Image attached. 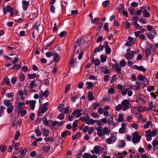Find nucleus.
Segmentation results:
<instances>
[{
	"mask_svg": "<svg viewBox=\"0 0 158 158\" xmlns=\"http://www.w3.org/2000/svg\"><path fill=\"white\" fill-rule=\"evenodd\" d=\"M95 129L97 130V134L99 137H102V136H104L106 134H109V133L108 128L106 127H104L102 130V127L101 126H99L95 128Z\"/></svg>",
	"mask_w": 158,
	"mask_h": 158,
	"instance_id": "obj_1",
	"label": "nucleus"
},
{
	"mask_svg": "<svg viewBox=\"0 0 158 158\" xmlns=\"http://www.w3.org/2000/svg\"><path fill=\"white\" fill-rule=\"evenodd\" d=\"M123 110L124 111H126L127 110L131 108V104L127 99L123 100L121 103Z\"/></svg>",
	"mask_w": 158,
	"mask_h": 158,
	"instance_id": "obj_2",
	"label": "nucleus"
},
{
	"mask_svg": "<svg viewBox=\"0 0 158 158\" xmlns=\"http://www.w3.org/2000/svg\"><path fill=\"white\" fill-rule=\"evenodd\" d=\"M138 134V131H136L133 134L132 139V141L133 143H135L140 141L141 137Z\"/></svg>",
	"mask_w": 158,
	"mask_h": 158,
	"instance_id": "obj_3",
	"label": "nucleus"
},
{
	"mask_svg": "<svg viewBox=\"0 0 158 158\" xmlns=\"http://www.w3.org/2000/svg\"><path fill=\"white\" fill-rule=\"evenodd\" d=\"M145 34L147 35V36L149 39L152 40L156 37V33L155 30H153L150 32L146 33Z\"/></svg>",
	"mask_w": 158,
	"mask_h": 158,
	"instance_id": "obj_4",
	"label": "nucleus"
},
{
	"mask_svg": "<svg viewBox=\"0 0 158 158\" xmlns=\"http://www.w3.org/2000/svg\"><path fill=\"white\" fill-rule=\"evenodd\" d=\"M112 67L113 68H115L117 74L121 73V67L118 63L113 64Z\"/></svg>",
	"mask_w": 158,
	"mask_h": 158,
	"instance_id": "obj_5",
	"label": "nucleus"
},
{
	"mask_svg": "<svg viewBox=\"0 0 158 158\" xmlns=\"http://www.w3.org/2000/svg\"><path fill=\"white\" fill-rule=\"evenodd\" d=\"M153 46L151 44H149L145 52V55L147 56H150L151 54V50Z\"/></svg>",
	"mask_w": 158,
	"mask_h": 158,
	"instance_id": "obj_6",
	"label": "nucleus"
},
{
	"mask_svg": "<svg viewBox=\"0 0 158 158\" xmlns=\"http://www.w3.org/2000/svg\"><path fill=\"white\" fill-rule=\"evenodd\" d=\"M48 103L47 102L43 104L40 107L39 110L42 111V113H44L48 110V107L47 106L48 105Z\"/></svg>",
	"mask_w": 158,
	"mask_h": 158,
	"instance_id": "obj_7",
	"label": "nucleus"
},
{
	"mask_svg": "<svg viewBox=\"0 0 158 158\" xmlns=\"http://www.w3.org/2000/svg\"><path fill=\"white\" fill-rule=\"evenodd\" d=\"M134 56V51H132L130 52L126 53L125 56L127 60H130L132 59Z\"/></svg>",
	"mask_w": 158,
	"mask_h": 158,
	"instance_id": "obj_8",
	"label": "nucleus"
},
{
	"mask_svg": "<svg viewBox=\"0 0 158 158\" xmlns=\"http://www.w3.org/2000/svg\"><path fill=\"white\" fill-rule=\"evenodd\" d=\"M82 110L81 109H77L73 111L72 113V114L73 116H75L76 115V118H77L80 117L81 114L80 113L81 111H82Z\"/></svg>",
	"mask_w": 158,
	"mask_h": 158,
	"instance_id": "obj_9",
	"label": "nucleus"
},
{
	"mask_svg": "<svg viewBox=\"0 0 158 158\" xmlns=\"http://www.w3.org/2000/svg\"><path fill=\"white\" fill-rule=\"evenodd\" d=\"M115 141V139L114 135H111L110 138H107L106 139V142L107 144H110L113 143Z\"/></svg>",
	"mask_w": 158,
	"mask_h": 158,
	"instance_id": "obj_10",
	"label": "nucleus"
},
{
	"mask_svg": "<svg viewBox=\"0 0 158 158\" xmlns=\"http://www.w3.org/2000/svg\"><path fill=\"white\" fill-rule=\"evenodd\" d=\"M153 150V151L156 150L158 147V138H156L152 142Z\"/></svg>",
	"mask_w": 158,
	"mask_h": 158,
	"instance_id": "obj_11",
	"label": "nucleus"
},
{
	"mask_svg": "<svg viewBox=\"0 0 158 158\" xmlns=\"http://www.w3.org/2000/svg\"><path fill=\"white\" fill-rule=\"evenodd\" d=\"M22 4L23 5V10L24 11L26 10L29 4V2L25 0H23L22 1Z\"/></svg>",
	"mask_w": 158,
	"mask_h": 158,
	"instance_id": "obj_12",
	"label": "nucleus"
},
{
	"mask_svg": "<svg viewBox=\"0 0 158 158\" xmlns=\"http://www.w3.org/2000/svg\"><path fill=\"white\" fill-rule=\"evenodd\" d=\"M126 124L124 123H123L121 124L122 127L120 128L119 130V133L121 134L124 133L126 131L125 130H126Z\"/></svg>",
	"mask_w": 158,
	"mask_h": 158,
	"instance_id": "obj_13",
	"label": "nucleus"
},
{
	"mask_svg": "<svg viewBox=\"0 0 158 158\" xmlns=\"http://www.w3.org/2000/svg\"><path fill=\"white\" fill-rule=\"evenodd\" d=\"M146 135L147 138L146 139L147 141H149L152 140V135L150 129H149L148 131H146Z\"/></svg>",
	"mask_w": 158,
	"mask_h": 158,
	"instance_id": "obj_14",
	"label": "nucleus"
},
{
	"mask_svg": "<svg viewBox=\"0 0 158 158\" xmlns=\"http://www.w3.org/2000/svg\"><path fill=\"white\" fill-rule=\"evenodd\" d=\"M133 68L135 69L141 71L143 72H144L146 70V69L142 66H139L137 65H134L133 66Z\"/></svg>",
	"mask_w": 158,
	"mask_h": 158,
	"instance_id": "obj_15",
	"label": "nucleus"
},
{
	"mask_svg": "<svg viewBox=\"0 0 158 158\" xmlns=\"http://www.w3.org/2000/svg\"><path fill=\"white\" fill-rule=\"evenodd\" d=\"M104 47L103 45H100L99 46L98 48H96L94 52V54L96 53L97 52H99L100 51H102Z\"/></svg>",
	"mask_w": 158,
	"mask_h": 158,
	"instance_id": "obj_16",
	"label": "nucleus"
},
{
	"mask_svg": "<svg viewBox=\"0 0 158 158\" xmlns=\"http://www.w3.org/2000/svg\"><path fill=\"white\" fill-rule=\"evenodd\" d=\"M146 8V7L141 6L139 9L137 10L136 13H134V15L137 16H140L142 12H143V9Z\"/></svg>",
	"mask_w": 158,
	"mask_h": 158,
	"instance_id": "obj_17",
	"label": "nucleus"
},
{
	"mask_svg": "<svg viewBox=\"0 0 158 158\" xmlns=\"http://www.w3.org/2000/svg\"><path fill=\"white\" fill-rule=\"evenodd\" d=\"M145 102V101L144 99L142 98L141 97H139L136 101V102L138 105L143 104Z\"/></svg>",
	"mask_w": 158,
	"mask_h": 158,
	"instance_id": "obj_18",
	"label": "nucleus"
},
{
	"mask_svg": "<svg viewBox=\"0 0 158 158\" xmlns=\"http://www.w3.org/2000/svg\"><path fill=\"white\" fill-rule=\"evenodd\" d=\"M6 7L7 8H4L3 9V13L4 15L6 14L7 12H9L10 11H13V8H11L9 6L7 5Z\"/></svg>",
	"mask_w": 158,
	"mask_h": 158,
	"instance_id": "obj_19",
	"label": "nucleus"
},
{
	"mask_svg": "<svg viewBox=\"0 0 158 158\" xmlns=\"http://www.w3.org/2000/svg\"><path fill=\"white\" fill-rule=\"evenodd\" d=\"M52 56H54L53 60L55 62H57L59 61L60 57L57 53H54L52 54Z\"/></svg>",
	"mask_w": 158,
	"mask_h": 158,
	"instance_id": "obj_20",
	"label": "nucleus"
},
{
	"mask_svg": "<svg viewBox=\"0 0 158 158\" xmlns=\"http://www.w3.org/2000/svg\"><path fill=\"white\" fill-rule=\"evenodd\" d=\"M36 103L35 100H31L30 101V107L31 110H33L35 107V105Z\"/></svg>",
	"mask_w": 158,
	"mask_h": 158,
	"instance_id": "obj_21",
	"label": "nucleus"
},
{
	"mask_svg": "<svg viewBox=\"0 0 158 158\" xmlns=\"http://www.w3.org/2000/svg\"><path fill=\"white\" fill-rule=\"evenodd\" d=\"M143 16L146 18H149L150 16V13L147 12V10L145 9H143Z\"/></svg>",
	"mask_w": 158,
	"mask_h": 158,
	"instance_id": "obj_22",
	"label": "nucleus"
},
{
	"mask_svg": "<svg viewBox=\"0 0 158 158\" xmlns=\"http://www.w3.org/2000/svg\"><path fill=\"white\" fill-rule=\"evenodd\" d=\"M25 105L24 102H19L18 105L16 107L18 108V111L19 112H20L21 110V107Z\"/></svg>",
	"mask_w": 158,
	"mask_h": 158,
	"instance_id": "obj_23",
	"label": "nucleus"
},
{
	"mask_svg": "<svg viewBox=\"0 0 158 158\" xmlns=\"http://www.w3.org/2000/svg\"><path fill=\"white\" fill-rule=\"evenodd\" d=\"M3 103L4 105L7 107H9L12 106L10 101L8 100H4Z\"/></svg>",
	"mask_w": 158,
	"mask_h": 158,
	"instance_id": "obj_24",
	"label": "nucleus"
},
{
	"mask_svg": "<svg viewBox=\"0 0 158 158\" xmlns=\"http://www.w3.org/2000/svg\"><path fill=\"white\" fill-rule=\"evenodd\" d=\"M102 148L99 146H95L94 148V150L96 154H99L100 153L99 149Z\"/></svg>",
	"mask_w": 158,
	"mask_h": 158,
	"instance_id": "obj_25",
	"label": "nucleus"
},
{
	"mask_svg": "<svg viewBox=\"0 0 158 158\" xmlns=\"http://www.w3.org/2000/svg\"><path fill=\"white\" fill-rule=\"evenodd\" d=\"M43 124L45 126H50L51 124L48 123L47 119L46 118H44L43 119Z\"/></svg>",
	"mask_w": 158,
	"mask_h": 158,
	"instance_id": "obj_26",
	"label": "nucleus"
},
{
	"mask_svg": "<svg viewBox=\"0 0 158 158\" xmlns=\"http://www.w3.org/2000/svg\"><path fill=\"white\" fill-rule=\"evenodd\" d=\"M88 98L89 101H91L94 99L93 96V93L91 91H89L88 93Z\"/></svg>",
	"mask_w": 158,
	"mask_h": 158,
	"instance_id": "obj_27",
	"label": "nucleus"
},
{
	"mask_svg": "<svg viewBox=\"0 0 158 158\" xmlns=\"http://www.w3.org/2000/svg\"><path fill=\"white\" fill-rule=\"evenodd\" d=\"M96 122V120H94L93 119H90V120H87L86 122V123L89 125L90 124L91 125L94 124Z\"/></svg>",
	"mask_w": 158,
	"mask_h": 158,
	"instance_id": "obj_28",
	"label": "nucleus"
},
{
	"mask_svg": "<svg viewBox=\"0 0 158 158\" xmlns=\"http://www.w3.org/2000/svg\"><path fill=\"white\" fill-rule=\"evenodd\" d=\"M19 79L21 82L23 81L25 78V75L23 73H21L19 77Z\"/></svg>",
	"mask_w": 158,
	"mask_h": 158,
	"instance_id": "obj_29",
	"label": "nucleus"
},
{
	"mask_svg": "<svg viewBox=\"0 0 158 158\" xmlns=\"http://www.w3.org/2000/svg\"><path fill=\"white\" fill-rule=\"evenodd\" d=\"M124 119V114H123L121 113L119 114V117L118 120V122H122Z\"/></svg>",
	"mask_w": 158,
	"mask_h": 158,
	"instance_id": "obj_30",
	"label": "nucleus"
},
{
	"mask_svg": "<svg viewBox=\"0 0 158 158\" xmlns=\"http://www.w3.org/2000/svg\"><path fill=\"white\" fill-rule=\"evenodd\" d=\"M44 139L46 142H52L54 141V139L52 137H45L44 138Z\"/></svg>",
	"mask_w": 158,
	"mask_h": 158,
	"instance_id": "obj_31",
	"label": "nucleus"
},
{
	"mask_svg": "<svg viewBox=\"0 0 158 158\" xmlns=\"http://www.w3.org/2000/svg\"><path fill=\"white\" fill-rule=\"evenodd\" d=\"M110 4V2L108 0H106L102 2V6L105 7H106L108 6Z\"/></svg>",
	"mask_w": 158,
	"mask_h": 158,
	"instance_id": "obj_32",
	"label": "nucleus"
},
{
	"mask_svg": "<svg viewBox=\"0 0 158 158\" xmlns=\"http://www.w3.org/2000/svg\"><path fill=\"white\" fill-rule=\"evenodd\" d=\"M86 84L88 85V86L86 87V89H89L90 88L93 87V83L92 82H86Z\"/></svg>",
	"mask_w": 158,
	"mask_h": 158,
	"instance_id": "obj_33",
	"label": "nucleus"
},
{
	"mask_svg": "<svg viewBox=\"0 0 158 158\" xmlns=\"http://www.w3.org/2000/svg\"><path fill=\"white\" fill-rule=\"evenodd\" d=\"M105 48L106 49V53L109 55L111 52V50L109 46H105Z\"/></svg>",
	"mask_w": 158,
	"mask_h": 158,
	"instance_id": "obj_34",
	"label": "nucleus"
},
{
	"mask_svg": "<svg viewBox=\"0 0 158 158\" xmlns=\"http://www.w3.org/2000/svg\"><path fill=\"white\" fill-rule=\"evenodd\" d=\"M9 107L7 109V111L9 114H10L12 112L14 109V106H11Z\"/></svg>",
	"mask_w": 158,
	"mask_h": 158,
	"instance_id": "obj_35",
	"label": "nucleus"
},
{
	"mask_svg": "<svg viewBox=\"0 0 158 158\" xmlns=\"http://www.w3.org/2000/svg\"><path fill=\"white\" fill-rule=\"evenodd\" d=\"M149 107L147 108V110L148 111H151L153 110V103L152 102H151L149 104Z\"/></svg>",
	"mask_w": 158,
	"mask_h": 158,
	"instance_id": "obj_36",
	"label": "nucleus"
},
{
	"mask_svg": "<svg viewBox=\"0 0 158 158\" xmlns=\"http://www.w3.org/2000/svg\"><path fill=\"white\" fill-rule=\"evenodd\" d=\"M59 111L62 112L63 113L64 111V109L65 108L64 105L63 104H61L58 107Z\"/></svg>",
	"mask_w": 158,
	"mask_h": 158,
	"instance_id": "obj_37",
	"label": "nucleus"
},
{
	"mask_svg": "<svg viewBox=\"0 0 158 158\" xmlns=\"http://www.w3.org/2000/svg\"><path fill=\"white\" fill-rule=\"evenodd\" d=\"M100 61L98 59H97L94 60L92 62V64H94L95 66L98 65L100 64Z\"/></svg>",
	"mask_w": 158,
	"mask_h": 158,
	"instance_id": "obj_38",
	"label": "nucleus"
},
{
	"mask_svg": "<svg viewBox=\"0 0 158 158\" xmlns=\"http://www.w3.org/2000/svg\"><path fill=\"white\" fill-rule=\"evenodd\" d=\"M6 146L5 145H1L0 146V150L2 152H4L6 150Z\"/></svg>",
	"mask_w": 158,
	"mask_h": 158,
	"instance_id": "obj_39",
	"label": "nucleus"
},
{
	"mask_svg": "<svg viewBox=\"0 0 158 158\" xmlns=\"http://www.w3.org/2000/svg\"><path fill=\"white\" fill-rule=\"evenodd\" d=\"M43 130V134L44 136L47 137L49 135V131L48 130H47L45 128H44Z\"/></svg>",
	"mask_w": 158,
	"mask_h": 158,
	"instance_id": "obj_40",
	"label": "nucleus"
},
{
	"mask_svg": "<svg viewBox=\"0 0 158 158\" xmlns=\"http://www.w3.org/2000/svg\"><path fill=\"white\" fill-rule=\"evenodd\" d=\"M137 78L138 80L141 81H144L145 78V77L143 76L141 74H139L138 75Z\"/></svg>",
	"mask_w": 158,
	"mask_h": 158,
	"instance_id": "obj_41",
	"label": "nucleus"
},
{
	"mask_svg": "<svg viewBox=\"0 0 158 158\" xmlns=\"http://www.w3.org/2000/svg\"><path fill=\"white\" fill-rule=\"evenodd\" d=\"M42 148L44 151L46 152H47L50 149V146H43Z\"/></svg>",
	"mask_w": 158,
	"mask_h": 158,
	"instance_id": "obj_42",
	"label": "nucleus"
},
{
	"mask_svg": "<svg viewBox=\"0 0 158 158\" xmlns=\"http://www.w3.org/2000/svg\"><path fill=\"white\" fill-rule=\"evenodd\" d=\"M49 92L48 90H46L41 95L42 97L44 96L45 98H46L48 97L49 95Z\"/></svg>",
	"mask_w": 158,
	"mask_h": 158,
	"instance_id": "obj_43",
	"label": "nucleus"
},
{
	"mask_svg": "<svg viewBox=\"0 0 158 158\" xmlns=\"http://www.w3.org/2000/svg\"><path fill=\"white\" fill-rule=\"evenodd\" d=\"M92 155L89 153H85L83 155V158H91Z\"/></svg>",
	"mask_w": 158,
	"mask_h": 158,
	"instance_id": "obj_44",
	"label": "nucleus"
},
{
	"mask_svg": "<svg viewBox=\"0 0 158 158\" xmlns=\"http://www.w3.org/2000/svg\"><path fill=\"white\" fill-rule=\"evenodd\" d=\"M40 26V24L38 22L36 23L34 27L33 28L36 29L38 31H39V27Z\"/></svg>",
	"mask_w": 158,
	"mask_h": 158,
	"instance_id": "obj_45",
	"label": "nucleus"
},
{
	"mask_svg": "<svg viewBox=\"0 0 158 158\" xmlns=\"http://www.w3.org/2000/svg\"><path fill=\"white\" fill-rule=\"evenodd\" d=\"M3 81H4V82H5L7 85H9V86H11V84L10 81L9 79L7 78H6V79H4L3 80Z\"/></svg>",
	"mask_w": 158,
	"mask_h": 158,
	"instance_id": "obj_46",
	"label": "nucleus"
},
{
	"mask_svg": "<svg viewBox=\"0 0 158 158\" xmlns=\"http://www.w3.org/2000/svg\"><path fill=\"white\" fill-rule=\"evenodd\" d=\"M35 81H31L29 85V87L31 89H32L35 87Z\"/></svg>",
	"mask_w": 158,
	"mask_h": 158,
	"instance_id": "obj_47",
	"label": "nucleus"
},
{
	"mask_svg": "<svg viewBox=\"0 0 158 158\" xmlns=\"http://www.w3.org/2000/svg\"><path fill=\"white\" fill-rule=\"evenodd\" d=\"M108 124L109 125H113L114 123V121L113 117L111 116L110 117L108 121Z\"/></svg>",
	"mask_w": 158,
	"mask_h": 158,
	"instance_id": "obj_48",
	"label": "nucleus"
},
{
	"mask_svg": "<svg viewBox=\"0 0 158 158\" xmlns=\"http://www.w3.org/2000/svg\"><path fill=\"white\" fill-rule=\"evenodd\" d=\"M14 64V65L11 67V69H19L20 67L21 63H20V64L19 65L16 64Z\"/></svg>",
	"mask_w": 158,
	"mask_h": 158,
	"instance_id": "obj_49",
	"label": "nucleus"
},
{
	"mask_svg": "<svg viewBox=\"0 0 158 158\" xmlns=\"http://www.w3.org/2000/svg\"><path fill=\"white\" fill-rule=\"evenodd\" d=\"M129 12L131 15H134L135 12L134 11V9L131 7H129L128 8Z\"/></svg>",
	"mask_w": 158,
	"mask_h": 158,
	"instance_id": "obj_50",
	"label": "nucleus"
},
{
	"mask_svg": "<svg viewBox=\"0 0 158 158\" xmlns=\"http://www.w3.org/2000/svg\"><path fill=\"white\" fill-rule=\"evenodd\" d=\"M36 75L35 73L30 74L28 75V77L30 79H32L35 78Z\"/></svg>",
	"mask_w": 158,
	"mask_h": 158,
	"instance_id": "obj_51",
	"label": "nucleus"
},
{
	"mask_svg": "<svg viewBox=\"0 0 158 158\" xmlns=\"http://www.w3.org/2000/svg\"><path fill=\"white\" fill-rule=\"evenodd\" d=\"M81 134V133L80 132H78L76 135H75L72 136V138L73 140L76 139L77 138H78L79 136Z\"/></svg>",
	"mask_w": 158,
	"mask_h": 158,
	"instance_id": "obj_52",
	"label": "nucleus"
},
{
	"mask_svg": "<svg viewBox=\"0 0 158 158\" xmlns=\"http://www.w3.org/2000/svg\"><path fill=\"white\" fill-rule=\"evenodd\" d=\"M121 143L119 145H118V147L120 148H122L123 147H124L126 145V143L125 141L123 140H122L120 141Z\"/></svg>",
	"mask_w": 158,
	"mask_h": 158,
	"instance_id": "obj_53",
	"label": "nucleus"
},
{
	"mask_svg": "<svg viewBox=\"0 0 158 158\" xmlns=\"http://www.w3.org/2000/svg\"><path fill=\"white\" fill-rule=\"evenodd\" d=\"M27 152L26 149H23V148H21V149L19 151V152L20 154L22 155H24L25 153Z\"/></svg>",
	"mask_w": 158,
	"mask_h": 158,
	"instance_id": "obj_54",
	"label": "nucleus"
},
{
	"mask_svg": "<svg viewBox=\"0 0 158 158\" xmlns=\"http://www.w3.org/2000/svg\"><path fill=\"white\" fill-rule=\"evenodd\" d=\"M110 76L108 75H106L103 77L104 81L107 82L110 79Z\"/></svg>",
	"mask_w": 158,
	"mask_h": 158,
	"instance_id": "obj_55",
	"label": "nucleus"
},
{
	"mask_svg": "<svg viewBox=\"0 0 158 158\" xmlns=\"http://www.w3.org/2000/svg\"><path fill=\"white\" fill-rule=\"evenodd\" d=\"M71 86V85L70 84L68 85L67 86H66L65 87V90L64 91V93L65 94L68 93L70 90V88Z\"/></svg>",
	"mask_w": 158,
	"mask_h": 158,
	"instance_id": "obj_56",
	"label": "nucleus"
},
{
	"mask_svg": "<svg viewBox=\"0 0 158 158\" xmlns=\"http://www.w3.org/2000/svg\"><path fill=\"white\" fill-rule=\"evenodd\" d=\"M123 108L122 105L118 104L115 107V110L116 111H119Z\"/></svg>",
	"mask_w": 158,
	"mask_h": 158,
	"instance_id": "obj_57",
	"label": "nucleus"
},
{
	"mask_svg": "<svg viewBox=\"0 0 158 158\" xmlns=\"http://www.w3.org/2000/svg\"><path fill=\"white\" fill-rule=\"evenodd\" d=\"M120 65L122 67H124L126 65V63L124 60H122L120 62Z\"/></svg>",
	"mask_w": 158,
	"mask_h": 158,
	"instance_id": "obj_58",
	"label": "nucleus"
},
{
	"mask_svg": "<svg viewBox=\"0 0 158 158\" xmlns=\"http://www.w3.org/2000/svg\"><path fill=\"white\" fill-rule=\"evenodd\" d=\"M29 118L31 120H34L35 118V114L33 113H31L29 115Z\"/></svg>",
	"mask_w": 158,
	"mask_h": 158,
	"instance_id": "obj_59",
	"label": "nucleus"
},
{
	"mask_svg": "<svg viewBox=\"0 0 158 158\" xmlns=\"http://www.w3.org/2000/svg\"><path fill=\"white\" fill-rule=\"evenodd\" d=\"M21 115L22 117H23L26 114L27 111L24 109L23 110V108L21 110Z\"/></svg>",
	"mask_w": 158,
	"mask_h": 158,
	"instance_id": "obj_60",
	"label": "nucleus"
},
{
	"mask_svg": "<svg viewBox=\"0 0 158 158\" xmlns=\"http://www.w3.org/2000/svg\"><path fill=\"white\" fill-rule=\"evenodd\" d=\"M100 104H97L96 103H94L93 105V110H96L99 106Z\"/></svg>",
	"mask_w": 158,
	"mask_h": 158,
	"instance_id": "obj_61",
	"label": "nucleus"
},
{
	"mask_svg": "<svg viewBox=\"0 0 158 158\" xmlns=\"http://www.w3.org/2000/svg\"><path fill=\"white\" fill-rule=\"evenodd\" d=\"M139 19V18L138 16H133V17L132 20L134 21V23H137V22Z\"/></svg>",
	"mask_w": 158,
	"mask_h": 158,
	"instance_id": "obj_62",
	"label": "nucleus"
},
{
	"mask_svg": "<svg viewBox=\"0 0 158 158\" xmlns=\"http://www.w3.org/2000/svg\"><path fill=\"white\" fill-rule=\"evenodd\" d=\"M138 109L139 110L140 112H143L145 110V107H143L141 106H139L138 107Z\"/></svg>",
	"mask_w": 158,
	"mask_h": 158,
	"instance_id": "obj_63",
	"label": "nucleus"
},
{
	"mask_svg": "<svg viewBox=\"0 0 158 158\" xmlns=\"http://www.w3.org/2000/svg\"><path fill=\"white\" fill-rule=\"evenodd\" d=\"M35 132L36 133L37 136H39L41 135V132L39 129H36L35 131Z\"/></svg>",
	"mask_w": 158,
	"mask_h": 158,
	"instance_id": "obj_64",
	"label": "nucleus"
}]
</instances>
